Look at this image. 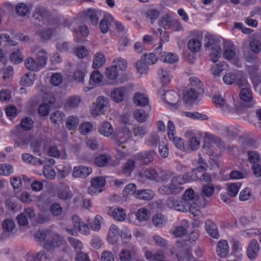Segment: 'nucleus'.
<instances>
[{
    "instance_id": "18",
    "label": "nucleus",
    "mask_w": 261,
    "mask_h": 261,
    "mask_svg": "<svg viewBox=\"0 0 261 261\" xmlns=\"http://www.w3.org/2000/svg\"><path fill=\"white\" fill-rule=\"evenodd\" d=\"M200 93L199 91L188 88L184 93V100L187 103H191L198 98Z\"/></svg>"
},
{
    "instance_id": "64",
    "label": "nucleus",
    "mask_w": 261,
    "mask_h": 261,
    "mask_svg": "<svg viewBox=\"0 0 261 261\" xmlns=\"http://www.w3.org/2000/svg\"><path fill=\"white\" fill-rule=\"evenodd\" d=\"M179 261H196L192 253L187 250H186L181 255L176 254Z\"/></svg>"
},
{
    "instance_id": "61",
    "label": "nucleus",
    "mask_w": 261,
    "mask_h": 261,
    "mask_svg": "<svg viewBox=\"0 0 261 261\" xmlns=\"http://www.w3.org/2000/svg\"><path fill=\"white\" fill-rule=\"evenodd\" d=\"M57 197L59 199L65 201L71 199L72 194L69 190H63L58 192Z\"/></svg>"
},
{
    "instance_id": "46",
    "label": "nucleus",
    "mask_w": 261,
    "mask_h": 261,
    "mask_svg": "<svg viewBox=\"0 0 261 261\" xmlns=\"http://www.w3.org/2000/svg\"><path fill=\"white\" fill-rule=\"evenodd\" d=\"M29 259L31 261H41L43 259H44L45 261L50 260L49 256L46 254L43 251L33 254L29 257Z\"/></svg>"
},
{
    "instance_id": "41",
    "label": "nucleus",
    "mask_w": 261,
    "mask_h": 261,
    "mask_svg": "<svg viewBox=\"0 0 261 261\" xmlns=\"http://www.w3.org/2000/svg\"><path fill=\"white\" fill-rule=\"evenodd\" d=\"M182 199L191 205L197 200L194 190L191 188L187 189L182 196Z\"/></svg>"
},
{
    "instance_id": "34",
    "label": "nucleus",
    "mask_w": 261,
    "mask_h": 261,
    "mask_svg": "<svg viewBox=\"0 0 261 261\" xmlns=\"http://www.w3.org/2000/svg\"><path fill=\"white\" fill-rule=\"evenodd\" d=\"M25 67L29 70L37 71L40 68L37 61L32 57L28 58L24 61Z\"/></svg>"
},
{
    "instance_id": "50",
    "label": "nucleus",
    "mask_w": 261,
    "mask_h": 261,
    "mask_svg": "<svg viewBox=\"0 0 261 261\" xmlns=\"http://www.w3.org/2000/svg\"><path fill=\"white\" fill-rule=\"evenodd\" d=\"M239 75H241V72L237 73H228L225 74L223 78L224 82L227 85H231L237 80Z\"/></svg>"
},
{
    "instance_id": "35",
    "label": "nucleus",
    "mask_w": 261,
    "mask_h": 261,
    "mask_svg": "<svg viewBox=\"0 0 261 261\" xmlns=\"http://www.w3.org/2000/svg\"><path fill=\"white\" fill-rule=\"evenodd\" d=\"M158 75L161 82L163 84H167L170 83L171 76L169 71L164 69V68H161L158 71Z\"/></svg>"
},
{
    "instance_id": "8",
    "label": "nucleus",
    "mask_w": 261,
    "mask_h": 261,
    "mask_svg": "<svg viewBox=\"0 0 261 261\" xmlns=\"http://www.w3.org/2000/svg\"><path fill=\"white\" fill-rule=\"evenodd\" d=\"M51 240H47L44 244V248L48 251L52 252L55 247L59 246L62 243V238L57 233H51Z\"/></svg>"
},
{
    "instance_id": "60",
    "label": "nucleus",
    "mask_w": 261,
    "mask_h": 261,
    "mask_svg": "<svg viewBox=\"0 0 261 261\" xmlns=\"http://www.w3.org/2000/svg\"><path fill=\"white\" fill-rule=\"evenodd\" d=\"M178 205L176 207L175 210L182 212H186L190 210L191 204L189 203L187 201L184 200L182 199L180 201L178 200Z\"/></svg>"
},
{
    "instance_id": "38",
    "label": "nucleus",
    "mask_w": 261,
    "mask_h": 261,
    "mask_svg": "<svg viewBox=\"0 0 261 261\" xmlns=\"http://www.w3.org/2000/svg\"><path fill=\"white\" fill-rule=\"evenodd\" d=\"M214 186L212 184H206L202 187L201 194L202 197H210L214 193Z\"/></svg>"
},
{
    "instance_id": "10",
    "label": "nucleus",
    "mask_w": 261,
    "mask_h": 261,
    "mask_svg": "<svg viewBox=\"0 0 261 261\" xmlns=\"http://www.w3.org/2000/svg\"><path fill=\"white\" fill-rule=\"evenodd\" d=\"M137 254V249L135 246L129 248L124 249L121 250L119 255L120 261H132L136 257Z\"/></svg>"
},
{
    "instance_id": "23",
    "label": "nucleus",
    "mask_w": 261,
    "mask_h": 261,
    "mask_svg": "<svg viewBox=\"0 0 261 261\" xmlns=\"http://www.w3.org/2000/svg\"><path fill=\"white\" fill-rule=\"evenodd\" d=\"M81 102V98L79 95H72L69 97L65 103V107L67 108H75Z\"/></svg>"
},
{
    "instance_id": "47",
    "label": "nucleus",
    "mask_w": 261,
    "mask_h": 261,
    "mask_svg": "<svg viewBox=\"0 0 261 261\" xmlns=\"http://www.w3.org/2000/svg\"><path fill=\"white\" fill-rule=\"evenodd\" d=\"M79 124V119L75 116H69L66 122V126L67 129L72 130L76 128Z\"/></svg>"
},
{
    "instance_id": "6",
    "label": "nucleus",
    "mask_w": 261,
    "mask_h": 261,
    "mask_svg": "<svg viewBox=\"0 0 261 261\" xmlns=\"http://www.w3.org/2000/svg\"><path fill=\"white\" fill-rule=\"evenodd\" d=\"M91 186L88 189L89 194L93 195L96 193H100L102 191V187L105 185V179L102 177H96L93 178L91 181Z\"/></svg>"
},
{
    "instance_id": "11",
    "label": "nucleus",
    "mask_w": 261,
    "mask_h": 261,
    "mask_svg": "<svg viewBox=\"0 0 261 261\" xmlns=\"http://www.w3.org/2000/svg\"><path fill=\"white\" fill-rule=\"evenodd\" d=\"M240 97L244 101L246 102V106L248 108L253 107L255 102L253 100L250 88L247 87L243 88L240 91Z\"/></svg>"
},
{
    "instance_id": "45",
    "label": "nucleus",
    "mask_w": 261,
    "mask_h": 261,
    "mask_svg": "<svg viewBox=\"0 0 261 261\" xmlns=\"http://www.w3.org/2000/svg\"><path fill=\"white\" fill-rule=\"evenodd\" d=\"M117 65L107 68L105 71L106 76L110 80H114L116 79L118 75V72L116 68Z\"/></svg>"
},
{
    "instance_id": "32",
    "label": "nucleus",
    "mask_w": 261,
    "mask_h": 261,
    "mask_svg": "<svg viewBox=\"0 0 261 261\" xmlns=\"http://www.w3.org/2000/svg\"><path fill=\"white\" fill-rule=\"evenodd\" d=\"M105 61L104 55L100 52L97 53L94 56L92 67L94 69L99 68L104 64Z\"/></svg>"
},
{
    "instance_id": "26",
    "label": "nucleus",
    "mask_w": 261,
    "mask_h": 261,
    "mask_svg": "<svg viewBox=\"0 0 261 261\" xmlns=\"http://www.w3.org/2000/svg\"><path fill=\"white\" fill-rule=\"evenodd\" d=\"M98 131L100 134L109 137L111 135L113 132V129L111 124L106 121L103 122L98 127Z\"/></svg>"
},
{
    "instance_id": "44",
    "label": "nucleus",
    "mask_w": 261,
    "mask_h": 261,
    "mask_svg": "<svg viewBox=\"0 0 261 261\" xmlns=\"http://www.w3.org/2000/svg\"><path fill=\"white\" fill-rule=\"evenodd\" d=\"M145 60V58H143L142 56L140 60H138L136 63V68L140 74L146 73L148 69Z\"/></svg>"
},
{
    "instance_id": "28",
    "label": "nucleus",
    "mask_w": 261,
    "mask_h": 261,
    "mask_svg": "<svg viewBox=\"0 0 261 261\" xmlns=\"http://www.w3.org/2000/svg\"><path fill=\"white\" fill-rule=\"evenodd\" d=\"M172 20L173 18L170 14H166L161 17L158 23L160 27L163 28L165 30H167L171 28V24Z\"/></svg>"
},
{
    "instance_id": "20",
    "label": "nucleus",
    "mask_w": 261,
    "mask_h": 261,
    "mask_svg": "<svg viewBox=\"0 0 261 261\" xmlns=\"http://www.w3.org/2000/svg\"><path fill=\"white\" fill-rule=\"evenodd\" d=\"M153 197V191L148 189L137 190L135 193V197L144 200H150Z\"/></svg>"
},
{
    "instance_id": "48",
    "label": "nucleus",
    "mask_w": 261,
    "mask_h": 261,
    "mask_svg": "<svg viewBox=\"0 0 261 261\" xmlns=\"http://www.w3.org/2000/svg\"><path fill=\"white\" fill-rule=\"evenodd\" d=\"M214 102L216 107L222 108L223 111H229V108L226 103L225 99L222 96L220 95L215 96L214 97Z\"/></svg>"
},
{
    "instance_id": "17",
    "label": "nucleus",
    "mask_w": 261,
    "mask_h": 261,
    "mask_svg": "<svg viewBox=\"0 0 261 261\" xmlns=\"http://www.w3.org/2000/svg\"><path fill=\"white\" fill-rule=\"evenodd\" d=\"M55 32L53 28H46L38 30L36 32V35L40 38L41 41H46L50 39Z\"/></svg>"
},
{
    "instance_id": "1",
    "label": "nucleus",
    "mask_w": 261,
    "mask_h": 261,
    "mask_svg": "<svg viewBox=\"0 0 261 261\" xmlns=\"http://www.w3.org/2000/svg\"><path fill=\"white\" fill-rule=\"evenodd\" d=\"M186 178V176L185 175L173 177L169 186H163L161 189L164 194L167 195L178 193L183 189L181 185L187 182Z\"/></svg>"
},
{
    "instance_id": "9",
    "label": "nucleus",
    "mask_w": 261,
    "mask_h": 261,
    "mask_svg": "<svg viewBox=\"0 0 261 261\" xmlns=\"http://www.w3.org/2000/svg\"><path fill=\"white\" fill-rule=\"evenodd\" d=\"M161 45L158 46L154 50L156 54H158L159 55V58L160 60L164 62L169 63H174L178 61V57L174 54L169 53L167 52H162Z\"/></svg>"
},
{
    "instance_id": "54",
    "label": "nucleus",
    "mask_w": 261,
    "mask_h": 261,
    "mask_svg": "<svg viewBox=\"0 0 261 261\" xmlns=\"http://www.w3.org/2000/svg\"><path fill=\"white\" fill-rule=\"evenodd\" d=\"M17 14L20 16H25L29 12L28 6L24 3H19L15 7Z\"/></svg>"
},
{
    "instance_id": "39",
    "label": "nucleus",
    "mask_w": 261,
    "mask_h": 261,
    "mask_svg": "<svg viewBox=\"0 0 261 261\" xmlns=\"http://www.w3.org/2000/svg\"><path fill=\"white\" fill-rule=\"evenodd\" d=\"M110 159L109 155L100 154L95 158V164L98 167H105L108 165Z\"/></svg>"
},
{
    "instance_id": "12",
    "label": "nucleus",
    "mask_w": 261,
    "mask_h": 261,
    "mask_svg": "<svg viewBox=\"0 0 261 261\" xmlns=\"http://www.w3.org/2000/svg\"><path fill=\"white\" fill-rule=\"evenodd\" d=\"M259 249V244L257 241L251 240L248 244L247 250V255L248 258L250 259H255L258 255Z\"/></svg>"
},
{
    "instance_id": "21",
    "label": "nucleus",
    "mask_w": 261,
    "mask_h": 261,
    "mask_svg": "<svg viewBox=\"0 0 261 261\" xmlns=\"http://www.w3.org/2000/svg\"><path fill=\"white\" fill-rule=\"evenodd\" d=\"M133 101L137 106L143 107L148 104L149 99L144 94L137 92L133 97Z\"/></svg>"
},
{
    "instance_id": "59",
    "label": "nucleus",
    "mask_w": 261,
    "mask_h": 261,
    "mask_svg": "<svg viewBox=\"0 0 261 261\" xmlns=\"http://www.w3.org/2000/svg\"><path fill=\"white\" fill-rule=\"evenodd\" d=\"M49 211L55 216H58L62 213V207L58 203H53L49 207Z\"/></svg>"
},
{
    "instance_id": "62",
    "label": "nucleus",
    "mask_w": 261,
    "mask_h": 261,
    "mask_svg": "<svg viewBox=\"0 0 261 261\" xmlns=\"http://www.w3.org/2000/svg\"><path fill=\"white\" fill-rule=\"evenodd\" d=\"M134 115L135 118L138 122H143L147 118L146 114L144 111L142 109L136 110L134 113Z\"/></svg>"
},
{
    "instance_id": "51",
    "label": "nucleus",
    "mask_w": 261,
    "mask_h": 261,
    "mask_svg": "<svg viewBox=\"0 0 261 261\" xmlns=\"http://www.w3.org/2000/svg\"><path fill=\"white\" fill-rule=\"evenodd\" d=\"M102 217L100 215H96L93 221L89 223L90 228L94 231H98L101 227Z\"/></svg>"
},
{
    "instance_id": "33",
    "label": "nucleus",
    "mask_w": 261,
    "mask_h": 261,
    "mask_svg": "<svg viewBox=\"0 0 261 261\" xmlns=\"http://www.w3.org/2000/svg\"><path fill=\"white\" fill-rule=\"evenodd\" d=\"M165 216L162 214H156L153 215L152 222L153 224L157 227H163L166 223Z\"/></svg>"
},
{
    "instance_id": "19",
    "label": "nucleus",
    "mask_w": 261,
    "mask_h": 261,
    "mask_svg": "<svg viewBox=\"0 0 261 261\" xmlns=\"http://www.w3.org/2000/svg\"><path fill=\"white\" fill-rule=\"evenodd\" d=\"M202 34H200L197 38H192L188 42V48L193 53H197L199 51L201 43Z\"/></svg>"
},
{
    "instance_id": "37",
    "label": "nucleus",
    "mask_w": 261,
    "mask_h": 261,
    "mask_svg": "<svg viewBox=\"0 0 261 261\" xmlns=\"http://www.w3.org/2000/svg\"><path fill=\"white\" fill-rule=\"evenodd\" d=\"M36 61L40 67L42 68L44 67L47 60V53L43 49L40 50L37 53Z\"/></svg>"
},
{
    "instance_id": "4",
    "label": "nucleus",
    "mask_w": 261,
    "mask_h": 261,
    "mask_svg": "<svg viewBox=\"0 0 261 261\" xmlns=\"http://www.w3.org/2000/svg\"><path fill=\"white\" fill-rule=\"evenodd\" d=\"M109 106V100L107 97L104 96H98L90 109L91 114L93 117L100 115L104 113L105 110Z\"/></svg>"
},
{
    "instance_id": "58",
    "label": "nucleus",
    "mask_w": 261,
    "mask_h": 261,
    "mask_svg": "<svg viewBox=\"0 0 261 261\" xmlns=\"http://www.w3.org/2000/svg\"><path fill=\"white\" fill-rule=\"evenodd\" d=\"M239 184H240V183H231L228 184L227 190L228 195L231 197H235L237 195L240 186V185H238Z\"/></svg>"
},
{
    "instance_id": "42",
    "label": "nucleus",
    "mask_w": 261,
    "mask_h": 261,
    "mask_svg": "<svg viewBox=\"0 0 261 261\" xmlns=\"http://www.w3.org/2000/svg\"><path fill=\"white\" fill-rule=\"evenodd\" d=\"M112 215L114 219L119 221H124L126 217L125 211L121 207L114 208Z\"/></svg>"
},
{
    "instance_id": "25",
    "label": "nucleus",
    "mask_w": 261,
    "mask_h": 261,
    "mask_svg": "<svg viewBox=\"0 0 261 261\" xmlns=\"http://www.w3.org/2000/svg\"><path fill=\"white\" fill-rule=\"evenodd\" d=\"M132 137V132L127 128L124 127L118 134V140L120 144L126 142Z\"/></svg>"
},
{
    "instance_id": "31",
    "label": "nucleus",
    "mask_w": 261,
    "mask_h": 261,
    "mask_svg": "<svg viewBox=\"0 0 261 261\" xmlns=\"http://www.w3.org/2000/svg\"><path fill=\"white\" fill-rule=\"evenodd\" d=\"M160 137L156 132L151 134L146 140V144L152 147H156L158 145H160Z\"/></svg>"
},
{
    "instance_id": "40",
    "label": "nucleus",
    "mask_w": 261,
    "mask_h": 261,
    "mask_svg": "<svg viewBox=\"0 0 261 261\" xmlns=\"http://www.w3.org/2000/svg\"><path fill=\"white\" fill-rule=\"evenodd\" d=\"M190 87L189 89H193L200 92H203L202 84L198 79L195 77H192L190 79Z\"/></svg>"
},
{
    "instance_id": "30",
    "label": "nucleus",
    "mask_w": 261,
    "mask_h": 261,
    "mask_svg": "<svg viewBox=\"0 0 261 261\" xmlns=\"http://www.w3.org/2000/svg\"><path fill=\"white\" fill-rule=\"evenodd\" d=\"M200 169L197 167L193 169L191 172L185 174V176H186V178L187 181L196 180L197 179L199 180L201 178V175L203 173L200 171Z\"/></svg>"
},
{
    "instance_id": "52",
    "label": "nucleus",
    "mask_w": 261,
    "mask_h": 261,
    "mask_svg": "<svg viewBox=\"0 0 261 261\" xmlns=\"http://www.w3.org/2000/svg\"><path fill=\"white\" fill-rule=\"evenodd\" d=\"M34 121L30 117L23 118L20 123L21 128L25 131L31 130L34 127Z\"/></svg>"
},
{
    "instance_id": "57",
    "label": "nucleus",
    "mask_w": 261,
    "mask_h": 261,
    "mask_svg": "<svg viewBox=\"0 0 261 261\" xmlns=\"http://www.w3.org/2000/svg\"><path fill=\"white\" fill-rule=\"evenodd\" d=\"M113 17L110 15L107 17H105L99 22V29L102 33L105 34L108 31V22L110 19L112 20Z\"/></svg>"
},
{
    "instance_id": "15",
    "label": "nucleus",
    "mask_w": 261,
    "mask_h": 261,
    "mask_svg": "<svg viewBox=\"0 0 261 261\" xmlns=\"http://www.w3.org/2000/svg\"><path fill=\"white\" fill-rule=\"evenodd\" d=\"M217 254L220 258L225 257L229 252V247L226 240L220 241L217 245Z\"/></svg>"
},
{
    "instance_id": "24",
    "label": "nucleus",
    "mask_w": 261,
    "mask_h": 261,
    "mask_svg": "<svg viewBox=\"0 0 261 261\" xmlns=\"http://www.w3.org/2000/svg\"><path fill=\"white\" fill-rule=\"evenodd\" d=\"M236 55V48L234 45L232 43L225 44L224 48L223 57L229 60L232 59Z\"/></svg>"
},
{
    "instance_id": "63",
    "label": "nucleus",
    "mask_w": 261,
    "mask_h": 261,
    "mask_svg": "<svg viewBox=\"0 0 261 261\" xmlns=\"http://www.w3.org/2000/svg\"><path fill=\"white\" fill-rule=\"evenodd\" d=\"M249 47L253 52L258 53L261 50V43L258 40L252 39L249 43Z\"/></svg>"
},
{
    "instance_id": "43",
    "label": "nucleus",
    "mask_w": 261,
    "mask_h": 261,
    "mask_svg": "<svg viewBox=\"0 0 261 261\" xmlns=\"http://www.w3.org/2000/svg\"><path fill=\"white\" fill-rule=\"evenodd\" d=\"M150 214V213L148 210L145 208H141L137 211L136 216L138 220L142 221L148 220Z\"/></svg>"
},
{
    "instance_id": "49",
    "label": "nucleus",
    "mask_w": 261,
    "mask_h": 261,
    "mask_svg": "<svg viewBox=\"0 0 261 261\" xmlns=\"http://www.w3.org/2000/svg\"><path fill=\"white\" fill-rule=\"evenodd\" d=\"M15 226L14 222L11 219H6L2 223V227L4 232H12Z\"/></svg>"
},
{
    "instance_id": "29",
    "label": "nucleus",
    "mask_w": 261,
    "mask_h": 261,
    "mask_svg": "<svg viewBox=\"0 0 261 261\" xmlns=\"http://www.w3.org/2000/svg\"><path fill=\"white\" fill-rule=\"evenodd\" d=\"M146 259L149 261H161L164 260L165 256L163 252L161 251H157L152 254L151 252L147 251L145 253Z\"/></svg>"
},
{
    "instance_id": "13",
    "label": "nucleus",
    "mask_w": 261,
    "mask_h": 261,
    "mask_svg": "<svg viewBox=\"0 0 261 261\" xmlns=\"http://www.w3.org/2000/svg\"><path fill=\"white\" fill-rule=\"evenodd\" d=\"M92 172L90 167L84 166L75 167L72 172V176L76 178H85Z\"/></svg>"
},
{
    "instance_id": "36",
    "label": "nucleus",
    "mask_w": 261,
    "mask_h": 261,
    "mask_svg": "<svg viewBox=\"0 0 261 261\" xmlns=\"http://www.w3.org/2000/svg\"><path fill=\"white\" fill-rule=\"evenodd\" d=\"M48 16V12L44 8L37 6L33 13V17L38 20H42Z\"/></svg>"
},
{
    "instance_id": "16",
    "label": "nucleus",
    "mask_w": 261,
    "mask_h": 261,
    "mask_svg": "<svg viewBox=\"0 0 261 261\" xmlns=\"http://www.w3.org/2000/svg\"><path fill=\"white\" fill-rule=\"evenodd\" d=\"M205 227L207 233L212 238L218 239L219 237L217 227L213 221L207 220L205 222Z\"/></svg>"
},
{
    "instance_id": "53",
    "label": "nucleus",
    "mask_w": 261,
    "mask_h": 261,
    "mask_svg": "<svg viewBox=\"0 0 261 261\" xmlns=\"http://www.w3.org/2000/svg\"><path fill=\"white\" fill-rule=\"evenodd\" d=\"M86 17L93 24H97L98 20L96 11L93 9H88L86 12Z\"/></svg>"
},
{
    "instance_id": "7",
    "label": "nucleus",
    "mask_w": 261,
    "mask_h": 261,
    "mask_svg": "<svg viewBox=\"0 0 261 261\" xmlns=\"http://www.w3.org/2000/svg\"><path fill=\"white\" fill-rule=\"evenodd\" d=\"M155 154L154 150L141 152L135 155V159L140 165H146L152 162Z\"/></svg>"
},
{
    "instance_id": "2",
    "label": "nucleus",
    "mask_w": 261,
    "mask_h": 261,
    "mask_svg": "<svg viewBox=\"0 0 261 261\" xmlns=\"http://www.w3.org/2000/svg\"><path fill=\"white\" fill-rule=\"evenodd\" d=\"M10 134L14 137L15 144H17L18 145L27 146L33 140H35V138L33 135L24 133L18 126H16L12 129Z\"/></svg>"
},
{
    "instance_id": "55",
    "label": "nucleus",
    "mask_w": 261,
    "mask_h": 261,
    "mask_svg": "<svg viewBox=\"0 0 261 261\" xmlns=\"http://www.w3.org/2000/svg\"><path fill=\"white\" fill-rule=\"evenodd\" d=\"M13 172V167L8 164H3L0 165V175L8 176Z\"/></svg>"
},
{
    "instance_id": "56",
    "label": "nucleus",
    "mask_w": 261,
    "mask_h": 261,
    "mask_svg": "<svg viewBox=\"0 0 261 261\" xmlns=\"http://www.w3.org/2000/svg\"><path fill=\"white\" fill-rule=\"evenodd\" d=\"M9 58L11 61L15 64H18L23 61V56L19 49L11 54Z\"/></svg>"
},
{
    "instance_id": "5",
    "label": "nucleus",
    "mask_w": 261,
    "mask_h": 261,
    "mask_svg": "<svg viewBox=\"0 0 261 261\" xmlns=\"http://www.w3.org/2000/svg\"><path fill=\"white\" fill-rule=\"evenodd\" d=\"M162 92H164V89L161 88L159 93H161ZM163 95L165 96L163 99L169 105L171 106V108L176 109L179 107V96L178 94L174 91H168L166 92H163Z\"/></svg>"
},
{
    "instance_id": "27",
    "label": "nucleus",
    "mask_w": 261,
    "mask_h": 261,
    "mask_svg": "<svg viewBox=\"0 0 261 261\" xmlns=\"http://www.w3.org/2000/svg\"><path fill=\"white\" fill-rule=\"evenodd\" d=\"M119 231L118 227L115 225H112L109 230L107 239L111 244H114L116 242V237L119 234Z\"/></svg>"
},
{
    "instance_id": "14",
    "label": "nucleus",
    "mask_w": 261,
    "mask_h": 261,
    "mask_svg": "<svg viewBox=\"0 0 261 261\" xmlns=\"http://www.w3.org/2000/svg\"><path fill=\"white\" fill-rule=\"evenodd\" d=\"M126 89L123 87L115 88L111 91V97L116 102H120L125 97Z\"/></svg>"
},
{
    "instance_id": "3",
    "label": "nucleus",
    "mask_w": 261,
    "mask_h": 261,
    "mask_svg": "<svg viewBox=\"0 0 261 261\" xmlns=\"http://www.w3.org/2000/svg\"><path fill=\"white\" fill-rule=\"evenodd\" d=\"M204 47L207 50H211L210 53L211 60L214 63L218 61L222 52L220 41L212 37L209 38L204 44Z\"/></svg>"
},
{
    "instance_id": "22",
    "label": "nucleus",
    "mask_w": 261,
    "mask_h": 261,
    "mask_svg": "<svg viewBox=\"0 0 261 261\" xmlns=\"http://www.w3.org/2000/svg\"><path fill=\"white\" fill-rule=\"evenodd\" d=\"M65 115L64 113L61 111L56 110L51 113L50 115V119L51 122L55 124H60L63 122Z\"/></svg>"
}]
</instances>
